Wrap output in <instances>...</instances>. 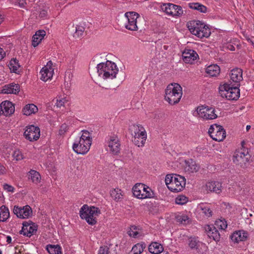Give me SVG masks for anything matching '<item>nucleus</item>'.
I'll return each mask as SVG.
<instances>
[{
  "instance_id": "1",
  "label": "nucleus",
  "mask_w": 254,
  "mask_h": 254,
  "mask_svg": "<svg viewBox=\"0 0 254 254\" xmlns=\"http://www.w3.org/2000/svg\"><path fill=\"white\" fill-rule=\"evenodd\" d=\"M98 75L104 79H114L118 72L117 65L111 61L99 64L97 66Z\"/></svg>"
},
{
  "instance_id": "2",
  "label": "nucleus",
  "mask_w": 254,
  "mask_h": 254,
  "mask_svg": "<svg viewBox=\"0 0 254 254\" xmlns=\"http://www.w3.org/2000/svg\"><path fill=\"white\" fill-rule=\"evenodd\" d=\"M182 88L178 83H171L165 90V99L170 105H175L180 101L182 96Z\"/></svg>"
},
{
  "instance_id": "3",
  "label": "nucleus",
  "mask_w": 254,
  "mask_h": 254,
  "mask_svg": "<svg viewBox=\"0 0 254 254\" xmlns=\"http://www.w3.org/2000/svg\"><path fill=\"white\" fill-rule=\"evenodd\" d=\"M92 143V138L87 130H82V134L78 141L75 142L72 146L74 151L77 154H85L89 150Z\"/></svg>"
},
{
  "instance_id": "4",
  "label": "nucleus",
  "mask_w": 254,
  "mask_h": 254,
  "mask_svg": "<svg viewBox=\"0 0 254 254\" xmlns=\"http://www.w3.org/2000/svg\"><path fill=\"white\" fill-rule=\"evenodd\" d=\"M101 214L100 209L95 206H89L84 204L80 209L79 215L86 222H97Z\"/></svg>"
},
{
  "instance_id": "5",
  "label": "nucleus",
  "mask_w": 254,
  "mask_h": 254,
  "mask_svg": "<svg viewBox=\"0 0 254 254\" xmlns=\"http://www.w3.org/2000/svg\"><path fill=\"white\" fill-rule=\"evenodd\" d=\"M165 181L168 189L175 192L182 190L186 185L185 178L176 174L167 175Z\"/></svg>"
},
{
  "instance_id": "6",
  "label": "nucleus",
  "mask_w": 254,
  "mask_h": 254,
  "mask_svg": "<svg viewBox=\"0 0 254 254\" xmlns=\"http://www.w3.org/2000/svg\"><path fill=\"white\" fill-rule=\"evenodd\" d=\"M190 31L199 38L208 37L210 35L209 28L199 21H192L188 23Z\"/></svg>"
},
{
  "instance_id": "7",
  "label": "nucleus",
  "mask_w": 254,
  "mask_h": 254,
  "mask_svg": "<svg viewBox=\"0 0 254 254\" xmlns=\"http://www.w3.org/2000/svg\"><path fill=\"white\" fill-rule=\"evenodd\" d=\"M133 195L138 199L152 198L154 192L148 186L142 183H137L132 188Z\"/></svg>"
},
{
  "instance_id": "8",
  "label": "nucleus",
  "mask_w": 254,
  "mask_h": 254,
  "mask_svg": "<svg viewBox=\"0 0 254 254\" xmlns=\"http://www.w3.org/2000/svg\"><path fill=\"white\" fill-rule=\"evenodd\" d=\"M239 86H230L225 84L219 87V93L222 97H225L229 100H236L240 97Z\"/></svg>"
},
{
  "instance_id": "9",
  "label": "nucleus",
  "mask_w": 254,
  "mask_h": 254,
  "mask_svg": "<svg viewBox=\"0 0 254 254\" xmlns=\"http://www.w3.org/2000/svg\"><path fill=\"white\" fill-rule=\"evenodd\" d=\"M196 113L199 118L203 120H214L217 118L215 109L207 106H201L197 107Z\"/></svg>"
},
{
  "instance_id": "10",
  "label": "nucleus",
  "mask_w": 254,
  "mask_h": 254,
  "mask_svg": "<svg viewBox=\"0 0 254 254\" xmlns=\"http://www.w3.org/2000/svg\"><path fill=\"white\" fill-rule=\"evenodd\" d=\"M210 223L205 227V231L208 236L214 240H218L220 238V235L217 228L219 229L225 230L227 228V223Z\"/></svg>"
},
{
  "instance_id": "11",
  "label": "nucleus",
  "mask_w": 254,
  "mask_h": 254,
  "mask_svg": "<svg viewBox=\"0 0 254 254\" xmlns=\"http://www.w3.org/2000/svg\"><path fill=\"white\" fill-rule=\"evenodd\" d=\"M161 7L162 10L166 14L173 17H181L184 14L181 6L171 3H163Z\"/></svg>"
},
{
  "instance_id": "12",
  "label": "nucleus",
  "mask_w": 254,
  "mask_h": 254,
  "mask_svg": "<svg viewBox=\"0 0 254 254\" xmlns=\"http://www.w3.org/2000/svg\"><path fill=\"white\" fill-rule=\"evenodd\" d=\"M241 143L242 148L236 150L233 156V162L238 165L245 164L249 161L250 157L248 150L244 147V141H243Z\"/></svg>"
},
{
  "instance_id": "13",
  "label": "nucleus",
  "mask_w": 254,
  "mask_h": 254,
  "mask_svg": "<svg viewBox=\"0 0 254 254\" xmlns=\"http://www.w3.org/2000/svg\"><path fill=\"white\" fill-rule=\"evenodd\" d=\"M210 137L214 140L221 141L226 137V132L223 127L220 125H213L210 126L208 130Z\"/></svg>"
},
{
  "instance_id": "14",
  "label": "nucleus",
  "mask_w": 254,
  "mask_h": 254,
  "mask_svg": "<svg viewBox=\"0 0 254 254\" xmlns=\"http://www.w3.org/2000/svg\"><path fill=\"white\" fill-rule=\"evenodd\" d=\"M125 16L127 19V23L126 24L125 27L131 31L137 30V19L140 17L139 14L134 11H129L127 12Z\"/></svg>"
},
{
  "instance_id": "15",
  "label": "nucleus",
  "mask_w": 254,
  "mask_h": 254,
  "mask_svg": "<svg viewBox=\"0 0 254 254\" xmlns=\"http://www.w3.org/2000/svg\"><path fill=\"white\" fill-rule=\"evenodd\" d=\"M24 135L26 139L30 141L37 140L40 135V128L33 125L27 127L24 132Z\"/></svg>"
},
{
  "instance_id": "16",
  "label": "nucleus",
  "mask_w": 254,
  "mask_h": 254,
  "mask_svg": "<svg viewBox=\"0 0 254 254\" xmlns=\"http://www.w3.org/2000/svg\"><path fill=\"white\" fill-rule=\"evenodd\" d=\"M13 213L18 218L26 219L32 216V210L29 205H26L23 207L14 206Z\"/></svg>"
},
{
  "instance_id": "17",
  "label": "nucleus",
  "mask_w": 254,
  "mask_h": 254,
  "mask_svg": "<svg viewBox=\"0 0 254 254\" xmlns=\"http://www.w3.org/2000/svg\"><path fill=\"white\" fill-rule=\"evenodd\" d=\"M249 236L247 232L244 230H238L234 232L230 235V238L234 244H239L240 242L246 241Z\"/></svg>"
},
{
  "instance_id": "18",
  "label": "nucleus",
  "mask_w": 254,
  "mask_h": 254,
  "mask_svg": "<svg viewBox=\"0 0 254 254\" xmlns=\"http://www.w3.org/2000/svg\"><path fill=\"white\" fill-rule=\"evenodd\" d=\"M109 151L113 154H117L120 150V143L118 137L116 135L111 136L107 141Z\"/></svg>"
},
{
  "instance_id": "19",
  "label": "nucleus",
  "mask_w": 254,
  "mask_h": 254,
  "mask_svg": "<svg viewBox=\"0 0 254 254\" xmlns=\"http://www.w3.org/2000/svg\"><path fill=\"white\" fill-rule=\"evenodd\" d=\"M23 226L20 234L27 237H30L37 231L36 223H22Z\"/></svg>"
},
{
  "instance_id": "20",
  "label": "nucleus",
  "mask_w": 254,
  "mask_h": 254,
  "mask_svg": "<svg viewBox=\"0 0 254 254\" xmlns=\"http://www.w3.org/2000/svg\"><path fill=\"white\" fill-rule=\"evenodd\" d=\"M182 56L185 63L190 64H192L198 57L195 51L190 49L185 50L183 53Z\"/></svg>"
},
{
  "instance_id": "21",
  "label": "nucleus",
  "mask_w": 254,
  "mask_h": 254,
  "mask_svg": "<svg viewBox=\"0 0 254 254\" xmlns=\"http://www.w3.org/2000/svg\"><path fill=\"white\" fill-rule=\"evenodd\" d=\"M205 189L211 192H214L216 193H220L222 191V184L219 182H209L206 183Z\"/></svg>"
},
{
  "instance_id": "22",
  "label": "nucleus",
  "mask_w": 254,
  "mask_h": 254,
  "mask_svg": "<svg viewBox=\"0 0 254 254\" xmlns=\"http://www.w3.org/2000/svg\"><path fill=\"white\" fill-rule=\"evenodd\" d=\"M243 71L241 69L236 68L232 69L231 71L230 77L233 82L236 83V85L240 86V82L242 80Z\"/></svg>"
},
{
  "instance_id": "23",
  "label": "nucleus",
  "mask_w": 254,
  "mask_h": 254,
  "mask_svg": "<svg viewBox=\"0 0 254 254\" xmlns=\"http://www.w3.org/2000/svg\"><path fill=\"white\" fill-rule=\"evenodd\" d=\"M184 169L186 172L190 174L197 172L199 169V166L194 161L190 159L185 161Z\"/></svg>"
},
{
  "instance_id": "24",
  "label": "nucleus",
  "mask_w": 254,
  "mask_h": 254,
  "mask_svg": "<svg viewBox=\"0 0 254 254\" xmlns=\"http://www.w3.org/2000/svg\"><path fill=\"white\" fill-rule=\"evenodd\" d=\"M3 115L5 116H10L15 111L14 105L9 101H4L2 103Z\"/></svg>"
},
{
  "instance_id": "25",
  "label": "nucleus",
  "mask_w": 254,
  "mask_h": 254,
  "mask_svg": "<svg viewBox=\"0 0 254 254\" xmlns=\"http://www.w3.org/2000/svg\"><path fill=\"white\" fill-rule=\"evenodd\" d=\"M20 90L18 84H10L3 86L1 93L4 94H17Z\"/></svg>"
},
{
  "instance_id": "26",
  "label": "nucleus",
  "mask_w": 254,
  "mask_h": 254,
  "mask_svg": "<svg viewBox=\"0 0 254 254\" xmlns=\"http://www.w3.org/2000/svg\"><path fill=\"white\" fill-rule=\"evenodd\" d=\"M129 131L132 137L134 136H138L139 134L146 133L144 128L140 125H132L129 126Z\"/></svg>"
},
{
  "instance_id": "27",
  "label": "nucleus",
  "mask_w": 254,
  "mask_h": 254,
  "mask_svg": "<svg viewBox=\"0 0 254 254\" xmlns=\"http://www.w3.org/2000/svg\"><path fill=\"white\" fill-rule=\"evenodd\" d=\"M46 35V32L43 30L37 31L32 37V45L36 47L41 42L44 37Z\"/></svg>"
},
{
  "instance_id": "28",
  "label": "nucleus",
  "mask_w": 254,
  "mask_h": 254,
  "mask_svg": "<svg viewBox=\"0 0 254 254\" xmlns=\"http://www.w3.org/2000/svg\"><path fill=\"white\" fill-rule=\"evenodd\" d=\"M128 234L130 237H132L133 238L138 237L142 235V229L139 226H136L135 225H131L128 231Z\"/></svg>"
},
{
  "instance_id": "29",
  "label": "nucleus",
  "mask_w": 254,
  "mask_h": 254,
  "mask_svg": "<svg viewBox=\"0 0 254 254\" xmlns=\"http://www.w3.org/2000/svg\"><path fill=\"white\" fill-rule=\"evenodd\" d=\"M147 138V134L146 133H142L139 134L138 136H134L132 137V141L138 147H142L144 146Z\"/></svg>"
},
{
  "instance_id": "30",
  "label": "nucleus",
  "mask_w": 254,
  "mask_h": 254,
  "mask_svg": "<svg viewBox=\"0 0 254 254\" xmlns=\"http://www.w3.org/2000/svg\"><path fill=\"white\" fill-rule=\"evenodd\" d=\"M163 246L157 242L152 243L148 247L149 252L153 254H159L163 251Z\"/></svg>"
},
{
  "instance_id": "31",
  "label": "nucleus",
  "mask_w": 254,
  "mask_h": 254,
  "mask_svg": "<svg viewBox=\"0 0 254 254\" xmlns=\"http://www.w3.org/2000/svg\"><path fill=\"white\" fill-rule=\"evenodd\" d=\"M53 73V69H48L47 67H43L40 71L41 74V79L44 81H46L52 77Z\"/></svg>"
},
{
  "instance_id": "32",
  "label": "nucleus",
  "mask_w": 254,
  "mask_h": 254,
  "mask_svg": "<svg viewBox=\"0 0 254 254\" xmlns=\"http://www.w3.org/2000/svg\"><path fill=\"white\" fill-rule=\"evenodd\" d=\"M220 69L217 64H212L209 65L206 68V72L210 76H216L220 73Z\"/></svg>"
},
{
  "instance_id": "33",
  "label": "nucleus",
  "mask_w": 254,
  "mask_h": 254,
  "mask_svg": "<svg viewBox=\"0 0 254 254\" xmlns=\"http://www.w3.org/2000/svg\"><path fill=\"white\" fill-rule=\"evenodd\" d=\"M8 66L10 70L15 73H19L21 70L18 61L16 59H13L10 60Z\"/></svg>"
},
{
  "instance_id": "34",
  "label": "nucleus",
  "mask_w": 254,
  "mask_h": 254,
  "mask_svg": "<svg viewBox=\"0 0 254 254\" xmlns=\"http://www.w3.org/2000/svg\"><path fill=\"white\" fill-rule=\"evenodd\" d=\"M29 179L35 184H38L41 182V177L39 173L35 170H31L28 172Z\"/></svg>"
},
{
  "instance_id": "35",
  "label": "nucleus",
  "mask_w": 254,
  "mask_h": 254,
  "mask_svg": "<svg viewBox=\"0 0 254 254\" xmlns=\"http://www.w3.org/2000/svg\"><path fill=\"white\" fill-rule=\"evenodd\" d=\"M24 115L29 116L32 114H35L38 111V108L33 104L26 105L23 109Z\"/></svg>"
},
{
  "instance_id": "36",
  "label": "nucleus",
  "mask_w": 254,
  "mask_h": 254,
  "mask_svg": "<svg viewBox=\"0 0 254 254\" xmlns=\"http://www.w3.org/2000/svg\"><path fill=\"white\" fill-rule=\"evenodd\" d=\"M9 217V212L8 208L2 205L0 208V222L5 221Z\"/></svg>"
},
{
  "instance_id": "37",
  "label": "nucleus",
  "mask_w": 254,
  "mask_h": 254,
  "mask_svg": "<svg viewBox=\"0 0 254 254\" xmlns=\"http://www.w3.org/2000/svg\"><path fill=\"white\" fill-rule=\"evenodd\" d=\"M47 250L49 254H61V248L59 245H49L47 246Z\"/></svg>"
},
{
  "instance_id": "38",
  "label": "nucleus",
  "mask_w": 254,
  "mask_h": 254,
  "mask_svg": "<svg viewBox=\"0 0 254 254\" xmlns=\"http://www.w3.org/2000/svg\"><path fill=\"white\" fill-rule=\"evenodd\" d=\"M123 191L119 189H115L111 191V195L112 198L114 199L116 201H118L122 199L123 194H122Z\"/></svg>"
},
{
  "instance_id": "39",
  "label": "nucleus",
  "mask_w": 254,
  "mask_h": 254,
  "mask_svg": "<svg viewBox=\"0 0 254 254\" xmlns=\"http://www.w3.org/2000/svg\"><path fill=\"white\" fill-rule=\"evenodd\" d=\"M190 7L193 9H195L201 12L205 13L206 11V7L198 3H190Z\"/></svg>"
},
{
  "instance_id": "40",
  "label": "nucleus",
  "mask_w": 254,
  "mask_h": 254,
  "mask_svg": "<svg viewBox=\"0 0 254 254\" xmlns=\"http://www.w3.org/2000/svg\"><path fill=\"white\" fill-rule=\"evenodd\" d=\"M144 248L142 244H137L132 247L131 252L132 254H140L143 252Z\"/></svg>"
},
{
  "instance_id": "41",
  "label": "nucleus",
  "mask_w": 254,
  "mask_h": 254,
  "mask_svg": "<svg viewBox=\"0 0 254 254\" xmlns=\"http://www.w3.org/2000/svg\"><path fill=\"white\" fill-rule=\"evenodd\" d=\"M68 102V100L66 99V97L59 96L57 99V102L56 103V105L58 108H61L62 107H64L65 103H67Z\"/></svg>"
},
{
  "instance_id": "42",
  "label": "nucleus",
  "mask_w": 254,
  "mask_h": 254,
  "mask_svg": "<svg viewBox=\"0 0 254 254\" xmlns=\"http://www.w3.org/2000/svg\"><path fill=\"white\" fill-rule=\"evenodd\" d=\"M199 241L197 237H190L189 240V245L191 249H196L197 248Z\"/></svg>"
},
{
  "instance_id": "43",
  "label": "nucleus",
  "mask_w": 254,
  "mask_h": 254,
  "mask_svg": "<svg viewBox=\"0 0 254 254\" xmlns=\"http://www.w3.org/2000/svg\"><path fill=\"white\" fill-rule=\"evenodd\" d=\"M188 201V198L184 195H179L176 198L175 202L177 204L183 205Z\"/></svg>"
},
{
  "instance_id": "44",
  "label": "nucleus",
  "mask_w": 254,
  "mask_h": 254,
  "mask_svg": "<svg viewBox=\"0 0 254 254\" xmlns=\"http://www.w3.org/2000/svg\"><path fill=\"white\" fill-rule=\"evenodd\" d=\"M13 158L17 161L21 160L23 158V155L19 150H15L12 154Z\"/></svg>"
},
{
  "instance_id": "45",
  "label": "nucleus",
  "mask_w": 254,
  "mask_h": 254,
  "mask_svg": "<svg viewBox=\"0 0 254 254\" xmlns=\"http://www.w3.org/2000/svg\"><path fill=\"white\" fill-rule=\"evenodd\" d=\"M84 30L85 28L83 26L77 25L76 27L75 34L77 35V37H80L83 35Z\"/></svg>"
},
{
  "instance_id": "46",
  "label": "nucleus",
  "mask_w": 254,
  "mask_h": 254,
  "mask_svg": "<svg viewBox=\"0 0 254 254\" xmlns=\"http://www.w3.org/2000/svg\"><path fill=\"white\" fill-rule=\"evenodd\" d=\"M200 208L202 211V213L205 214L207 217H210L212 215V211L208 207H202L200 206Z\"/></svg>"
},
{
  "instance_id": "47",
  "label": "nucleus",
  "mask_w": 254,
  "mask_h": 254,
  "mask_svg": "<svg viewBox=\"0 0 254 254\" xmlns=\"http://www.w3.org/2000/svg\"><path fill=\"white\" fill-rule=\"evenodd\" d=\"M176 217L178 222H183L187 221L189 222V218L186 215H178Z\"/></svg>"
},
{
  "instance_id": "48",
  "label": "nucleus",
  "mask_w": 254,
  "mask_h": 254,
  "mask_svg": "<svg viewBox=\"0 0 254 254\" xmlns=\"http://www.w3.org/2000/svg\"><path fill=\"white\" fill-rule=\"evenodd\" d=\"M109 248L106 246H101L98 251V254H109Z\"/></svg>"
},
{
  "instance_id": "49",
  "label": "nucleus",
  "mask_w": 254,
  "mask_h": 254,
  "mask_svg": "<svg viewBox=\"0 0 254 254\" xmlns=\"http://www.w3.org/2000/svg\"><path fill=\"white\" fill-rule=\"evenodd\" d=\"M68 129V126L66 124H64L61 126L59 129V133L60 135H64Z\"/></svg>"
},
{
  "instance_id": "50",
  "label": "nucleus",
  "mask_w": 254,
  "mask_h": 254,
  "mask_svg": "<svg viewBox=\"0 0 254 254\" xmlns=\"http://www.w3.org/2000/svg\"><path fill=\"white\" fill-rule=\"evenodd\" d=\"M3 189L6 190L8 192H13L14 190V188L12 186L7 184H4L3 185Z\"/></svg>"
},
{
  "instance_id": "51",
  "label": "nucleus",
  "mask_w": 254,
  "mask_h": 254,
  "mask_svg": "<svg viewBox=\"0 0 254 254\" xmlns=\"http://www.w3.org/2000/svg\"><path fill=\"white\" fill-rule=\"evenodd\" d=\"M25 3L24 0H16L15 1V4L18 5L21 7H24Z\"/></svg>"
},
{
  "instance_id": "52",
  "label": "nucleus",
  "mask_w": 254,
  "mask_h": 254,
  "mask_svg": "<svg viewBox=\"0 0 254 254\" xmlns=\"http://www.w3.org/2000/svg\"><path fill=\"white\" fill-rule=\"evenodd\" d=\"M53 63L52 61H50L47 63V64L44 67H47L48 69H53L52 67Z\"/></svg>"
},
{
  "instance_id": "53",
  "label": "nucleus",
  "mask_w": 254,
  "mask_h": 254,
  "mask_svg": "<svg viewBox=\"0 0 254 254\" xmlns=\"http://www.w3.org/2000/svg\"><path fill=\"white\" fill-rule=\"evenodd\" d=\"M4 55V52L3 50H2V49L0 48V61L3 58Z\"/></svg>"
},
{
  "instance_id": "54",
  "label": "nucleus",
  "mask_w": 254,
  "mask_h": 254,
  "mask_svg": "<svg viewBox=\"0 0 254 254\" xmlns=\"http://www.w3.org/2000/svg\"><path fill=\"white\" fill-rule=\"evenodd\" d=\"M6 242L8 244H10L11 243V238L9 236H7L6 237Z\"/></svg>"
},
{
  "instance_id": "55",
  "label": "nucleus",
  "mask_w": 254,
  "mask_h": 254,
  "mask_svg": "<svg viewBox=\"0 0 254 254\" xmlns=\"http://www.w3.org/2000/svg\"><path fill=\"white\" fill-rule=\"evenodd\" d=\"M250 216L251 217L250 218H249L250 219V221L251 222H253V221L254 222V214H250Z\"/></svg>"
},
{
  "instance_id": "56",
  "label": "nucleus",
  "mask_w": 254,
  "mask_h": 254,
  "mask_svg": "<svg viewBox=\"0 0 254 254\" xmlns=\"http://www.w3.org/2000/svg\"><path fill=\"white\" fill-rule=\"evenodd\" d=\"M2 114L3 115L2 103L0 104V116Z\"/></svg>"
},
{
  "instance_id": "57",
  "label": "nucleus",
  "mask_w": 254,
  "mask_h": 254,
  "mask_svg": "<svg viewBox=\"0 0 254 254\" xmlns=\"http://www.w3.org/2000/svg\"><path fill=\"white\" fill-rule=\"evenodd\" d=\"M219 221L220 222H227V221H226L225 218H222V217H221V218L219 219Z\"/></svg>"
},
{
  "instance_id": "58",
  "label": "nucleus",
  "mask_w": 254,
  "mask_h": 254,
  "mask_svg": "<svg viewBox=\"0 0 254 254\" xmlns=\"http://www.w3.org/2000/svg\"><path fill=\"white\" fill-rule=\"evenodd\" d=\"M46 14V11L45 10H43L41 12L40 15L42 17L44 16V15Z\"/></svg>"
},
{
  "instance_id": "59",
  "label": "nucleus",
  "mask_w": 254,
  "mask_h": 254,
  "mask_svg": "<svg viewBox=\"0 0 254 254\" xmlns=\"http://www.w3.org/2000/svg\"><path fill=\"white\" fill-rule=\"evenodd\" d=\"M247 40L248 42H249L250 43H251L253 45H254L253 41L252 40H251L250 38L248 39Z\"/></svg>"
},
{
  "instance_id": "60",
  "label": "nucleus",
  "mask_w": 254,
  "mask_h": 254,
  "mask_svg": "<svg viewBox=\"0 0 254 254\" xmlns=\"http://www.w3.org/2000/svg\"><path fill=\"white\" fill-rule=\"evenodd\" d=\"M3 21V17H2L1 15L0 14V24Z\"/></svg>"
},
{
  "instance_id": "61",
  "label": "nucleus",
  "mask_w": 254,
  "mask_h": 254,
  "mask_svg": "<svg viewBox=\"0 0 254 254\" xmlns=\"http://www.w3.org/2000/svg\"><path fill=\"white\" fill-rule=\"evenodd\" d=\"M251 126H247V130H249Z\"/></svg>"
},
{
  "instance_id": "62",
  "label": "nucleus",
  "mask_w": 254,
  "mask_h": 254,
  "mask_svg": "<svg viewBox=\"0 0 254 254\" xmlns=\"http://www.w3.org/2000/svg\"><path fill=\"white\" fill-rule=\"evenodd\" d=\"M88 224L91 225V226H93L95 223H88Z\"/></svg>"
},
{
  "instance_id": "63",
  "label": "nucleus",
  "mask_w": 254,
  "mask_h": 254,
  "mask_svg": "<svg viewBox=\"0 0 254 254\" xmlns=\"http://www.w3.org/2000/svg\"><path fill=\"white\" fill-rule=\"evenodd\" d=\"M164 49H167V47H166V46H164Z\"/></svg>"
},
{
  "instance_id": "64",
  "label": "nucleus",
  "mask_w": 254,
  "mask_h": 254,
  "mask_svg": "<svg viewBox=\"0 0 254 254\" xmlns=\"http://www.w3.org/2000/svg\"><path fill=\"white\" fill-rule=\"evenodd\" d=\"M0 254H2L1 251L0 250Z\"/></svg>"
}]
</instances>
